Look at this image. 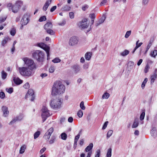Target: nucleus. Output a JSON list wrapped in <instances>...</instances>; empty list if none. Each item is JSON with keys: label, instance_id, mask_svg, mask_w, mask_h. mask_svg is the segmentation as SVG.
Wrapping results in <instances>:
<instances>
[{"label": "nucleus", "instance_id": "ddd939ff", "mask_svg": "<svg viewBox=\"0 0 157 157\" xmlns=\"http://www.w3.org/2000/svg\"><path fill=\"white\" fill-rule=\"evenodd\" d=\"M87 20V18H84L78 24L79 27H81L82 29H85L88 27V25L86 23Z\"/></svg>", "mask_w": 157, "mask_h": 157}, {"label": "nucleus", "instance_id": "e2e57ef3", "mask_svg": "<svg viewBox=\"0 0 157 157\" xmlns=\"http://www.w3.org/2000/svg\"><path fill=\"white\" fill-rule=\"evenodd\" d=\"M73 117H71L68 118V121L69 122L71 123L73 122Z\"/></svg>", "mask_w": 157, "mask_h": 157}, {"label": "nucleus", "instance_id": "412c9836", "mask_svg": "<svg viewBox=\"0 0 157 157\" xmlns=\"http://www.w3.org/2000/svg\"><path fill=\"white\" fill-rule=\"evenodd\" d=\"M10 40V39L8 36L5 37L4 39L2 42V46H4L5 44L7 42Z\"/></svg>", "mask_w": 157, "mask_h": 157}, {"label": "nucleus", "instance_id": "6e6552de", "mask_svg": "<svg viewBox=\"0 0 157 157\" xmlns=\"http://www.w3.org/2000/svg\"><path fill=\"white\" fill-rule=\"evenodd\" d=\"M37 45L38 46L40 47L41 48L43 49L44 50L47 54V60L49 59V50H50V47L47 46L46 44H45L44 43H40L38 44Z\"/></svg>", "mask_w": 157, "mask_h": 157}, {"label": "nucleus", "instance_id": "bb28decb", "mask_svg": "<svg viewBox=\"0 0 157 157\" xmlns=\"http://www.w3.org/2000/svg\"><path fill=\"white\" fill-rule=\"evenodd\" d=\"M110 96V94L107 92H105L102 95V98L103 99H107Z\"/></svg>", "mask_w": 157, "mask_h": 157}, {"label": "nucleus", "instance_id": "e433bc0d", "mask_svg": "<svg viewBox=\"0 0 157 157\" xmlns=\"http://www.w3.org/2000/svg\"><path fill=\"white\" fill-rule=\"evenodd\" d=\"M40 132L39 131H37L34 134V138L35 139L37 138L40 135Z\"/></svg>", "mask_w": 157, "mask_h": 157}, {"label": "nucleus", "instance_id": "7c9ffc66", "mask_svg": "<svg viewBox=\"0 0 157 157\" xmlns=\"http://www.w3.org/2000/svg\"><path fill=\"white\" fill-rule=\"evenodd\" d=\"M157 55V50H154L153 52L151 53L150 55L152 57L155 58Z\"/></svg>", "mask_w": 157, "mask_h": 157}, {"label": "nucleus", "instance_id": "603ef678", "mask_svg": "<svg viewBox=\"0 0 157 157\" xmlns=\"http://www.w3.org/2000/svg\"><path fill=\"white\" fill-rule=\"evenodd\" d=\"M6 90L9 94H11L13 92V89L12 87L6 88Z\"/></svg>", "mask_w": 157, "mask_h": 157}, {"label": "nucleus", "instance_id": "13d9d810", "mask_svg": "<svg viewBox=\"0 0 157 157\" xmlns=\"http://www.w3.org/2000/svg\"><path fill=\"white\" fill-rule=\"evenodd\" d=\"M5 97V94L3 92H0V98L2 99L4 98Z\"/></svg>", "mask_w": 157, "mask_h": 157}, {"label": "nucleus", "instance_id": "4468645a", "mask_svg": "<svg viewBox=\"0 0 157 157\" xmlns=\"http://www.w3.org/2000/svg\"><path fill=\"white\" fill-rule=\"evenodd\" d=\"M2 110L3 113V116L7 117L9 114L8 107L5 106H3L2 108Z\"/></svg>", "mask_w": 157, "mask_h": 157}, {"label": "nucleus", "instance_id": "dca6fc26", "mask_svg": "<svg viewBox=\"0 0 157 157\" xmlns=\"http://www.w3.org/2000/svg\"><path fill=\"white\" fill-rule=\"evenodd\" d=\"M75 73H78L80 70V67L78 64L74 65L71 67Z\"/></svg>", "mask_w": 157, "mask_h": 157}, {"label": "nucleus", "instance_id": "2f4dec72", "mask_svg": "<svg viewBox=\"0 0 157 157\" xmlns=\"http://www.w3.org/2000/svg\"><path fill=\"white\" fill-rule=\"evenodd\" d=\"M156 129L155 127H153L152 128L151 131V133L152 136H154L156 134Z\"/></svg>", "mask_w": 157, "mask_h": 157}, {"label": "nucleus", "instance_id": "4be33fe9", "mask_svg": "<svg viewBox=\"0 0 157 157\" xmlns=\"http://www.w3.org/2000/svg\"><path fill=\"white\" fill-rule=\"evenodd\" d=\"M93 147V143L90 144L85 149V151L86 152L90 151Z\"/></svg>", "mask_w": 157, "mask_h": 157}, {"label": "nucleus", "instance_id": "a19ab883", "mask_svg": "<svg viewBox=\"0 0 157 157\" xmlns=\"http://www.w3.org/2000/svg\"><path fill=\"white\" fill-rule=\"evenodd\" d=\"M89 67V64L87 63H85L83 65V69L85 70H87Z\"/></svg>", "mask_w": 157, "mask_h": 157}, {"label": "nucleus", "instance_id": "49530a36", "mask_svg": "<svg viewBox=\"0 0 157 157\" xmlns=\"http://www.w3.org/2000/svg\"><path fill=\"white\" fill-rule=\"evenodd\" d=\"M101 151L99 149L97 150L96 151V154L95 156V157H99L100 155V154Z\"/></svg>", "mask_w": 157, "mask_h": 157}, {"label": "nucleus", "instance_id": "a878e982", "mask_svg": "<svg viewBox=\"0 0 157 157\" xmlns=\"http://www.w3.org/2000/svg\"><path fill=\"white\" fill-rule=\"evenodd\" d=\"M26 148V146L25 145H23L20 148L19 153L21 154H23L25 151V150Z\"/></svg>", "mask_w": 157, "mask_h": 157}, {"label": "nucleus", "instance_id": "6ab92c4d", "mask_svg": "<svg viewBox=\"0 0 157 157\" xmlns=\"http://www.w3.org/2000/svg\"><path fill=\"white\" fill-rule=\"evenodd\" d=\"M52 27V25L51 22H47L44 26V29H51Z\"/></svg>", "mask_w": 157, "mask_h": 157}, {"label": "nucleus", "instance_id": "20e7f679", "mask_svg": "<svg viewBox=\"0 0 157 157\" xmlns=\"http://www.w3.org/2000/svg\"><path fill=\"white\" fill-rule=\"evenodd\" d=\"M18 69L20 73L22 76L29 77L32 75L33 70L25 67H19Z\"/></svg>", "mask_w": 157, "mask_h": 157}, {"label": "nucleus", "instance_id": "473e14b6", "mask_svg": "<svg viewBox=\"0 0 157 157\" xmlns=\"http://www.w3.org/2000/svg\"><path fill=\"white\" fill-rule=\"evenodd\" d=\"M112 154V148H109L108 150L106 156L107 157H111Z\"/></svg>", "mask_w": 157, "mask_h": 157}, {"label": "nucleus", "instance_id": "6e6d98bb", "mask_svg": "<svg viewBox=\"0 0 157 157\" xmlns=\"http://www.w3.org/2000/svg\"><path fill=\"white\" fill-rule=\"evenodd\" d=\"M6 17H0V23H2L4 22L6 20Z\"/></svg>", "mask_w": 157, "mask_h": 157}, {"label": "nucleus", "instance_id": "f257e3e1", "mask_svg": "<svg viewBox=\"0 0 157 157\" xmlns=\"http://www.w3.org/2000/svg\"><path fill=\"white\" fill-rule=\"evenodd\" d=\"M65 87L59 81L55 82L52 87V95H59L64 92Z\"/></svg>", "mask_w": 157, "mask_h": 157}, {"label": "nucleus", "instance_id": "0eeeda50", "mask_svg": "<svg viewBox=\"0 0 157 157\" xmlns=\"http://www.w3.org/2000/svg\"><path fill=\"white\" fill-rule=\"evenodd\" d=\"M41 117L43 119V122L47 118L50 116V113L48 109L45 106H43L42 109Z\"/></svg>", "mask_w": 157, "mask_h": 157}, {"label": "nucleus", "instance_id": "864d4df0", "mask_svg": "<svg viewBox=\"0 0 157 157\" xmlns=\"http://www.w3.org/2000/svg\"><path fill=\"white\" fill-rule=\"evenodd\" d=\"M78 115L79 117H81L83 115V112L81 110H79L78 113Z\"/></svg>", "mask_w": 157, "mask_h": 157}, {"label": "nucleus", "instance_id": "9b49d317", "mask_svg": "<svg viewBox=\"0 0 157 157\" xmlns=\"http://www.w3.org/2000/svg\"><path fill=\"white\" fill-rule=\"evenodd\" d=\"M53 131V128L52 127L49 128L47 132L43 136L44 138L47 140H48L50 137Z\"/></svg>", "mask_w": 157, "mask_h": 157}, {"label": "nucleus", "instance_id": "c9c22d12", "mask_svg": "<svg viewBox=\"0 0 157 157\" xmlns=\"http://www.w3.org/2000/svg\"><path fill=\"white\" fill-rule=\"evenodd\" d=\"M56 139V137L55 136H52L51 137L50 140L49 141V143L50 144L53 143Z\"/></svg>", "mask_w": 157, "mask_h": 157}, {"label": "nucleus", "instance_id": "f704fd0d", "mask_svg": "<svg viewBox=\"0 0 157 157\" xmlns=\"http://www.w3.org/2000/svg\"><path fill=\"white\" fill-rule=\"evenodd\" d=\"M145 115V111L144 110H143V111L141 113L140 116V120L141 121L143 120L144 119V117Z\"/></svg>", "mask_w": 157, "mask_h": 157}, {"label": "nucleus", "instance_id": "72a5a7b5", "mask_svg": "<svg viewBox=\"0 0 157 157\" xmlns=\"http://www.w3.org/2000/svg\"><path fill=\"white\" fill-rule=\"evenodd\" d=\"M106 17L104 15H103L102 17L98 21L101 24L102 23L105 19Z\"/></svg>", "mask_w": 157, "mask_h": 157}, {"label": "nucleus", "instance_id": "2eb2a0df", "mask_svg": "<svg viewBox=\"0 0 157 157\" xmlns=\"http://www.w3.org/2000/svg\"><path fill=\"white\" fill-rule=\"evenodd\" d=\"M157 69H155V70L154 72V73L153 75H152L151 77V84H153L155 80L157 78Z\"/></svg>", "mask_w": 157, "mask_h": 157}, {"label": "nucleus", "instance_id": "a18cd8bd", "mask_svg": "<svg viewBox=\"0 0 157 157\" xmlns=\"http://www.w3.org/2000/svg\"><path fill=\"white\" fill-rule=\"evenodd\" d=\"M139 40H137L136 43V46L135 47L136 48H138L139 47L141 46L142 44L143 43L140 42L139 43Z\"/></svg>", "mask_w": 157, "mask_h": 157}, {"label": "nucleus", "instance_id": "37998d69", "mask_svg": "<svg viewBox=\"0 0 157 157\" xmlns=\"http://www.w3.org/2000/svg\"><path fill=\"white\" fill-rule=\"evenodd\" d=\"M52 61L54 63H58L61 61V60L58 58H56L53 59Z\"/></svg>", "mask_w": 157, "mask_h": 157}, {"label": "nucleus", "instance_id": "774afa93", "mask_svg": "<svg viewBox=\"0 0 157 157\" xmlns=\"http://www.w3.org/2000/svg\"><path fill=\"white\" fill-rule=\"evenodd\" d=\"M128 64L130 65V66L131 67H132L133 66L134 64V63L133 62L130 61L128 63Z\"/></svg>", "mask_w": 157, "mask_h": 157}, {"label": "nucleus", "instance_id": "0e129e2a", "mask_svg": "<svg viewBox=\"0 0 157 157\" xmlns=\"http://www.w3.org/2000/svg\"><path fill=\"white\" fill-rule=\"evenodd\" d=\"M88 6L87 5H85L82 7V9L83 11H85L88 8Z\"/></svg>", "mask_w": 157, "mask_h": 157}, {"label": "nucleus", "instance_id": "393cba45", "mask_svg": "<svg viewBox=\"0 0 157 157\" xmlns=\"http://www.w3.org/2000/svg\"><path fill=\"white\" fill-rule=\"evenodd\" d=\"M91 54L90 52H87L85 55V57L86 59L88 60H89L91 57Z\"/></svg>", "mask_w": 157, "mask_h": 157}, {"label": "nucleus", "instance_id": "c85d7f7f", "mask_svg": "<svg viewBox=\"0 0 157 157\" xmlns=\"http://www.w3.org/2000/svg\"><path fill=\"white\" fill-rule=\"evenodd\" d=\"M16 33V29L15 28L11 29L10 31V34L12 36H14Z\"/></svg>", "mask_w": 157, "mask_h": 157}, {"label": "nucleus", "instance_id": "de8ad7c7", "mask_svg": "<svg viewBox=\"0 0 157 157\" xmlns=\"http://www.w3.org/2000/svg\"><path fill=\"white\" fill-rule=\"evenodd\" d=\"M46 18L45 16H42L40 17L39 19V21L40 22H42L45 21L46 20Z\"/></svg>", "mask_w": 157, "mask_h": 157}, {"label": "nucleus", "instance_id": "79ce46f5", "mask_svg": "<svg viewBox=\"0 0 157 157\" xmlns=\"http://www.w3.org/2000/svg\"><path fill=\"white\" fill-rule=\"evenodd\" d=\"M150 68V67L149 64L148 63H147L146 67H145L144 70V72H145V73H146L148 71V70Z\"/></svg>", "mask_w": 157, "mask_h": 157}, {"label": "nucleus", "instance_id": "f8f14e48", "mask_svg": "<svg viewBox=\"0 0 157 157\" xmlns=\"http://www.w3.org/2000/svg\"><path fill=\"white\" fill-rule=\"evenodd\" d=\"M78 38L76 36H73L71 37L69 41L70 45L74 46L78 43Z\"/></svg>", "mask_w": 157, "mask_h": 157}, {"label": "nucleus", "instance_id": "9d476101", "mask_svg": "<svg viewBox=\"0 0 157 157\" xmlns=\"http://www.w3.org/2000/svg\"><path fill=\"white\" fill-rule=\"evenodd\" d=\"M29 15L28 13H25L24 15L21 22V25H26L28 23L29 20Z\"/></svg>", "mask_w": 157, "mask_h": 157}, {"label": "nucleus", "instance_id": "c756f323", "mask_svg": "<svg viewBox=\"0 0 157 157\" xmlns=\"http://www.w3.org/2000/svg\"><path fill=\"white\" fill-rule=\"evenodd\" d=\"M61 138L63 140H66L67 138V134L64 133L63 132L61 134Z\"/></svg>", "mask_w": 157, "mask_h": 157}, {"label": "nucleus", "instance_id": "f3484780", "mask_svg": "<svg viewBox=\"0 0 157 157\" xmlns=\"http://www.w3.org/2000/svg\"><path fill=\"white\" fill-rule=\"evenodd\" d=\"M52 0H47L44 5L43 9V10L45 11L47 10L49 5L51 2Z\"/></svg>", "mask_w": 157, "mask_h": 157}, {"label": "nucleus", "instance_id": "052dcab7", "mask_svg": "<svg viewBox=\"0 0 157 157\" xmlns=\"http://www.w3.org/2000/svg\"><path fill=\"white\" fill-rule=\"evenodd\" d=\"M13 6L12 5V4L11 3H8L7 5V7L10 10H11V8H12Z\"/></svg>", "mask_w": 157, "mask_h": 157}, {"label": "nucleus", "instance_id": "58836bf2", "mask_svg": "<svg viewBox=\"0 0 157 157\" xmlns=\"http://www.w3.org/2000/svg\"><path fill=\"white\" fill-rule=\"evenodd\" d=\"M45 30L46 31V32L47 33L51 35H53L54 34V32L51 29H45Z\"/></svg>", "mask_w": 157, "mask_h": 157}, {"label": "nucleus", "instance_id": "5701e85b", "mask_svg": "<svg viewBox=\"0 0 157 157\" xmlns=\"http://www.w3.org/2000/svg\"><path fill=\"white\" fill-rule=\"evenodd\" d=\"M71 8V6L66 5L62 7V10L64 11H67L70 10Z\"/></svg>", "mask_w": 157, "mask_h": 157}, {"label": "nucleus", "instance_id": "39448f33", "mask_svg": "<svg viewBox=\"0 0 157 157\" xmlns=\"http://www.w3.org/2000/svg\"><path fill=\"white\" fill-rule=\"evenodd\" d=\"M61 103V99L56 98L51 100L50 106L52 109H57L60 108Z\"/></svg>", "mask_w": 157, "mask_h": 157}, {"label": "nucleus", "instance_id": "bf43d9fd", "mask_svg": "<svg viewBox=\"0 0 157 157\" xmlns=\"http://www.w3.org/2000/svg\"><path fill=\"white\" fill-rule=\"evenodd\" d=\"M70 17L71 19H73L74 17V13L72 12H70L69 13Z\"/></svg>", "mask_w": 157, "mask_h": 157}, {"label": "nucleus", "instance_id": "f03ea898", "mask_svg": "<svg viewBox=\"0 0 157 157\" xmlns=\"http://www.w3.org/2000/svg\"><path fill=\"white\" fill-rule=\"evenodd\" d=\"M24 62V66L31 70H33L36 68V64L34 63V61L27 58H24L23 59Z\"/></svg>", "mask_w": 157, "mask_h": 157}, {"label": "nucleus", "instance_id": "aec40b11", "mask_svg": "<svg viewBox=\"0 0 157 157\" xmlns=\"http://www.w3.org/2000/svg\"><path fill=\"white\" fill-rule=\"evenodd\" d=\"M19 117H21V116H18V117L13 119L9 123V125H12L14 124L15 122L17 121H21V118H19Z\"/></svg>", "mask_w": 157, "mask_h": 157}, {"label": "nucleus", "instance_id": "3c124183", "mask_svg": "<svg viewBox=\"0 0 157 157\" xmlns=\"http://www.w3.org/2000/svg\"><path fill=\"white\" fill-rule=\"evenodd\" d=\"M108 2V0H103L100 3V6L105 5L107 4Z\"/></svg>", "mask_w": 157, "mask_h": 157}, {"label": "nucleus", "instance_id": "423d86ee", "mask_svg": "<svg viewBox=\"0 0 157 157\" xmlns=\"http://www.w3.org/2000/svg\"><path fill=\"white\" fill-rule=\"evenodd\" d=\"M23 2L21 1H18L16 2L15 4L13 5L11 8L12 12L14 13H17L21 7L23 5Z\"/></svg>", "mask_w": 157, "mask_h": 157}, {"label": "nucleus", "instance_id": "c03bdc74", "mask_svg": "<svg viewBox=\"0 0 157 157\" xmlns=\"http://www.w3.org/2000/svg\"><path fill=\"white\" fill-rule=\"evenodd\" d=\"M131 30L127 31L125 34V37L126 38H128L131 34Z\"/></svg>", "mask_w": 157, "mask_h": 157}, {"label": "nucleus", "instance_id": "5fc2aeb1", "mask_svg": "<svg viewBox=\"0 0 157 157\" xmlns=\"http://www.w3.org/2000/svg\"><path fill=\"white\" fill-rule=\"evenodd\" d=\"M109 123V122L108 121H106L104 124L103 127H102V129L103 130H104L106 128L107 126V125Z\"/></svg>", "mask_w": 157, "mask_h": 157}, {"label": "nucleus", "instance_id": "a211bd4d", "mask_svg": "<svg viewBox=\"0 0 157 157\" xmlns=\"http://www.w3.org/2000/svg\"><path fill=\"white\" fill-rule=\"evenodd\" d=\"M13 80L14 82L17 85H19L22 83V81L19 78L13 77Z\"/></svg>", "mask_w": 157, "mask_h": 157}, {"label": "nucleus", "instance_id": "4d7b16f0", "mask_svg": "<svg viewBox=\"0 0 157 157\" xmlns=\"http://www.w3.org/2000/svg\"><path fill=\"white\" fill-rule=\"evenodd\" d=\"M29 85L28 82L26 83L24 86L23 87L25 89H28L29 87Z\"/></svg>", "mask_w": 157, "mask_h": 157}, {"label": "nucleus", "instance_id": "09e8293b", "mask_svg": "<svg viewBox=\"0 0 157 157\" xmlns=\"http://www.w3.org/2000/svg\"><path fill=\"white\" fill-rule=\"evenodd\" d=\"M80 108L82 110H85V107L84 106V102L83 101H82L81 102L80 104Z\"/></svg>", "mask_w": 157, "mask_h": 157}, {"label": "nucleus", "instance_id": "1a4fd4ad", "mask_svg": "<svg viewBox=\"0 0 157 157\" xmlns=\"http://www.w3.org/2000/svg\"><path fill=\"white\" fill-rule=\"evenodd\" d=\"M25 97L26 98H29L31 101H33L35 98V95L33 90L32 89H29Z\"/></svg>", "mask_w": 157, "mask_h": 157}, {"label": "nucleus", "instance_id": "680f3d73", "mask_svg": "<svg viewBox=\"0 0 157 157\" xmlns=\"http://www.w3.org/2000/svg\"><path fill=\"white\" fill-rule=\"evenodd\" d=\"M90 17L92 19H94L95 17V15L94 13L90 14Z\"/></svg>", "mask_w": 157, "mask_h": 157}, {"label": "nucleus", "instance_id": "7ed1b4c3", "mask_svg": "<svg viewBox=\"0 0 157 157\" xmlns=\"http://www.w3.org/2000/svg\"><path fill=\"white\" fill-rule=\"evenodd\" d=\"M33 57L37 61L42 62L44 59V54L43 52L40 50H36L32 54Z\"/></svg>", "mask_w": 157, "mask_h": 157}, {"label": "nucleus", "instance_id": "69168bd1", "mask_svg": "<svg viewBox=\"0 0 157 157\" xmlns=\"http://www.w3.org/2000/svg\"><path fill=\"white\" fill-rule=\"evenodd\" d=\"M56 8V6H54L52 7L50 9L51 12H53L54 11Z\"/></svg>", "mask_w": 157, "mask_h": 157}, {"label": "nucleus", "instance_id": "cd10ccee", "mask_svg": "<svg viewBox=\"0 0 157 157\" xmlns=\"http://www.w3.org/2000/svg\"><path fill=\"white\" fill-rule=\"evenodd\" d=\"M129 53V51L127 50H125L124 51L120 53V55L122 56H125L128 55Z\"/></svg>", "mask_w": 157, "mask_h": 157}, {"label": "nucleus", "instance_id": "b1692460", "mask_svg": "<svg viewBox=\"0 0 157 157\" xmlns=\"http://www.w3.org/2000/svg\"><path fill=\"white\" fill-rule=\"evenodd\" d=\"M139 125V122L138 119H135L134 120V122L132 126V128H136Z\"/></svg>", "mask_w": 157, "mask_h": 157}, {"label": "nucleus", "instance_id": "ea45409f", "mask_svg": "<svg viewBox=\"0 0 157 157\" xmlns=\"http://www.w3.org/2000/svg\"><path fill=\"white\" fill-rule=\"evenodd\" d=\"M113 131L112 130H109L107 134V138H109L112 134Z\"/></svg>", "mask_w": 157, "mask_h": 157}, {"label": "nucleus", "instance_id": "338daca9", "mask_svg": "<svg viewBox=\"0 0 157 157\" xmlns=\"http://www.w3.org/2000/svg\"><path fill=\"white\" fill-rule=\"evenodd\" d=\"M46 150V148L45 147H43L42 148L40 151V154H42Z\"/></svg>", "mask_w": 157, "mask_h": 157}, {"label": "nucleus", "instance_id": "8fccbe9b", "mask_svg": "<svg viewBox=\"0 0 157 157\" xmlns=\"http://www.w3.org/2000/svg\"><path fill=\"white\" fill-rule=\"evenodd\" d=\"M55 70V67L54 66H52L49 69V72L51 73H53Z\"/></svg>", "mask_w": 157, "mask_h": 157}, {"label": "nucleus", "instance_id": "4c0bfd02", "mask_svg": "<svg viewBox=\"0 0 157 157\" xmlns=\"http://www.w3.org/2000/svg\"><path fill=\"white\" fill-rule=\"evenodd\" d=\"M7 75V73L4 71H2V78L3 79H5Z\"/></svg>", "mask_w": 157, "mask_h": 157}]
</instances>
